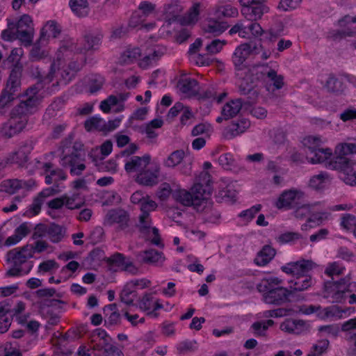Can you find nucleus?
Listing matches in <instances>:
<instances>
[{"label":"nucleus","instance_id":"obj_30","mask_svg":"<svg viewBox=\"0 0 356 356\" xmlns=\"http://www.w3.org/2000/svg\"><path fill=\"white\" fill-rule=\"evenodd\" d=\"M283 283V280L278 277L268 276L263 278L257 284L258 291L265 295L269 291L282 288L280 286Z\"/></svg>","mask_w":356,"mask_h":356},{"label":"nucleus","instance_id":"obj_44","mask_svg":"<svg viewBox=\"0 0 356 356\" xmlns=\"http://www.w3.org/2000/svg\"><path fill=\"white\" fill-rule=\"evenodd\" d=\"M46 233L51 242L58 243L63 238L65 230L60 225L52 224L46 229Z\"/></svg>","mask_w":356,"mask_h":356},{"label":"nucleus","instance_id":"obj_14","mask_svg":"<svg viewBox=\"0 0 356 356\" xmlns=\"http://www.w3.org/2000/svg\"><path fill=\"white\" fill-rule=\"evenodd\" d=\"M129 216L128 213L121 209L108 211L104 218V225L111 226L117 225L120 229H124L128 226Z\"/></svg>","mask_w":356,"mask_h":356},{"label":"nucleus","instance_id":"obj_7","mask_svg":"<svg viewBox=\"0 0 356 356\" xmlns=\"http://www.w3.org/2000/svg\"><path fill=\"white\" fill-rule=\"evenodd\" d=\"M84 154L81 149L74 145H64L60 156V164L63 168H70L72 176H79L86 170Z\"/></svg>","mask_w":356,"mask_h":356},{"label":"nucleus","instance_id":"obj_32","mask_svg":"<svg viewBox=\"0 0 356 356\" xmlns=\"http://www.w3.org/2000/svg\"><path fill=\"white\" fill-rule=\"evenodd\" d=\"M332 151L330 148H317L307 154L308 162L312 164L326 162L332 156Z\"/></svg>","mask_w":356,"mask_h":356},{"label":"nucleus","instance_id":"obj_25","mask_svg":"<svg viewBox=\"0 0 356 356\" xmlns=\"http://www.w3.org/2000/svg\"><path fill=\"white\" fill-rule=\"evenodd\" d=\"M45 175V183L51 184L59 181H64L67 179L66 173L61 169H52V164L44 163L42 165Z\"/></svg>","mask_w":356,"mask_h":356},{"label":"nucleus","instance_id":"obj_41","mask_svg":"<svg viewBox=\"0 0 356 356\" xmlns=\"http://www.w3.org/2000/svg\"><path fill=\"white\" fill-rule=\"evenodd\" d=\"M70 6L72 12L78 17H86L89 13L87 0H70Z\"/></svg>","mask_w":356,"mask_h":356},{"label":"nucleus","instance_id":"obj_62","mask_svg":"<svg viewBox=\"0 0 356 356\" xmlns=\"http://www.w3.org/2000/svg\"><path fill=\"white\" fill-rule=\"evenodd\" d=\"M300 238H302V235L300 233L289 232L280 234L275 239L280 244H285Z\"/></svg>","mask_w":356,"mask_h":356},{"label":"nucleus","instance_id":"obj_1","mask_svg":"<svg viewBox=\"0 0 356 356\" xmlns=\"http://www.w3.org/2000/svg\"><path fill=\"white\" fill-rule=\"evenodd\" d=\"M72 44H63L56 53V59L53 62L49 74L42 79V83L37 86L30 87L24 95L26 97L13 108L9 120L5 122L0 129L3 136L11 138L20 133L27 124V115L35 112L40 104L42 95L40 93V87L49 85L51 83V88L47 90L54 91L58 85H66L74 77L75 72L80 69V65L72 63L67 67L63 65L61 60L65 56L72 54Z\"/></svg>","mask_w":356,"mask_h":356},{"label":"nucleus","instance_id":"obj_2","mask_svg":"<svg viewBox=\"0 0 356 356\" xmlns=\"http://www.w3.org/2000/svg\"><path fill=\"white\" fill-rule=\"evenodd\" d=\"M259 82L264 83L268 90L273 87L275 90L281 89L284 84V76L277 73V66L261 65L253 66L245 72V76L238 83L240 91L244 94H248Z\"/></svg>","mask_w":356,"mask_h":356},{"label":"nucleus","instance_id":"obj_27","mask_svg":"<svg viewBox=\"0 0 356 356\" xmlns=\"http://www.w3.org/2000/svg\"><path fill=\"white\" fill-rule=\"evenodd\" d=\"M250 126V121L245 118L234 122L226 129L225 137L232 139L238 136L248 129Z\"/></svg>","mask_w":356,"mask_h":356},{"label":"nucleus","instance_id":"obj_9","mask_svg":"<svg viewBox=\"0 0 356 356\" xmlns=\"http://www.w3.org/2000/svg\"><path fill=\"white\" fill-rule=\"evenodd\" d=\"M305 192L297 188L284 190L277 197L275 205L277 209H291L298 206L305 198Z\"/></svg>","mask_w":356,"mask_h":356},{"label":"nucleus","instance_id":"obj_58","mask_svg":"<svg viewBox=\"0 0 356 356\" xmlns=\"http://www.w3.org/2000/svg\"><path fill=\"white\" fill-rule=\"evenodd\" d=\"M109 261L111 264H114L118 267H125L127 270L131 271V268H134L133 273H135L137 270L136 268H135L131 264H128L125 261L124 256L120 253H116L112 255L109 258Z\"/></svg>","mask_w":356,"mask_h":356},{"label":"nucleus","instance_id":"obj_29","mask_svg":"<svg viewBox=\"0 0 356 356\" xmlns=\"http://www.w3.org/2000/svg\"><path fill=\"white\" fill-rule=\"evenodd\" d=\"M159 170L158 167H156L154 170L147 167L136 176V180L138 184L145 186L156 184L159 177Z\"/></svg>","mask_w":356,"mask_h":356},{"label":"nucleus","instance_id":"obj_43","mask_svg":"<svg viewBox=\"0 0 356 356\" xmlns=\"http://www.w3.org/2000/svg\"><path fill=\"white\" fill-rule=\"evenodd\" d=\"M227 26L225 24L216 20L209 19L203 25V29L205 33L218 35L225 31Z\"/></svg>","mask_w":356,"mask_h":356},{"label":"nucleus","instance_id":"obj_56","mask_svg":"<svg viewBox=\"0 0 356 356\" xmlns=\"http://www.w3.org/2000/svg\"><path fill=\"white\" fill-rule=\"evenodd\" d=\"M274 324L273 320L255 322L252 325V329L254 335L264 336L269 327Z\"/></svg>","mask_w":356,"mask_h":356},{"label":"nucleus","instance_id":"obj_24","mask_svg":"<svg viewBox=\"0 0 356 356\" xmlns=\"http://www.w3.org/2000/svg\"><path fill=\"white\" fill-rule=\"evenodd\" d=\"M32 147L29 144L22 145L17 151L5 158L6 163H15L19 165H24L27 161L28 155Z\"/></svg>","mask_w":356,"mask_h":356},{"label":"nucleus","instance_id":"obj_52","mask_svg":"<svg viewBox=\"0 0 356 356\" xmlns=\"http://www.w3.org/2000/svg\"><path fill=\"white\" fill-rule=\"evenodd\" d=\"M142 56V49L134 47L126 50L121 56V60L124 63H130L138 60Z\"/></svg>","mask_w":356,"mask_h":356},{"label":"nucleus","instance_id":"obj_50","mask_svg":"<svg viewBox=\"0 0 356 356\" xmlns=\"http://www.w3.org/2000/svg\"><path fill=\"white\" fill-rule=\"evenodd\" d=\"M332 219L330 210H325L313 213L309 217V222H313L315 226H319Z\"/></svg>","mask_w":356,"mask_h":356},{"label":"nucleus","instance_id":"obj_31","mask_svg":"<svg viewBox=\"0 0 356 356\" xmlns=\"http://www.w3.org/2000/svg\"><path fill=\"white\" fill-rule=\"evenodd\" d=\"M20 74L19 68L15 67L11 71L6 86L3 90L13 95H17L16 92L19 90L21 86Z\"/></svg>","mask_w":356,"mask_h":356},{"label":"nucleus","instance_id":"obj_19","mask_svg":"<svg viewBox=\"0 0 356 356\" xmlns=\"http://www.w3.org/2000/svg\"><path fill=\"white\" fill-rule=\"evenodd\" d=\"M94 351H97L96 355L99 354L104 355L106 352L112 349V346L108 342V336L105 330L97 329L95 331L93 339L90 346Z\"/></svg>","mask_w":356,"mask_h":356},{"label":"nucleus","instance_id":"obj_37","mask_svg":"<svg viewBox=\"0 0 356 356\" xmlns=\"http://www.w3.org/2000/svg\"><path fill=\"white\" fill-rule=\"evenodd\" d=\"M163 124V121L161 118H155L149 123L141 127V132L145 134L148 138L154 139L157 137L156 129L161 128Z\"/></svg>","mask_w":356,"mask_h":356},{"label":"nucleus","instance_id":"obj_59","mask_svg":"<svg viewBox=\"0 0 356 356\" xmlns=\"http://www.w3.org/2000/svg\"><path fill=\"white\" fill-rule=\"evenodd\" d=\"M59 268L58 264L53 259H49L40 263L38 266V273L44 274L47 273H54Z\"/></svg>","mask_w":356,"mask_h":356},{"label":"nucleus","instance_id":"obj_57","mask_svg":"<svg viewBox=\"0 0 356 356\" xmlns=\"http://www.w3.org/2000/svg\"><path fill=\"white\" fill-rule=\"evenodd\" d=\"M238 9L230 5L218 6L215 13L218 17H236L238 16Z\"/></svg>","mask_w":356,"mask_h":356},{"label":"nucleus","instance_id":"obj_11","mask_svg":"<svg viewBox=\"0 0 356 356\" xmlns=\"http://www.w3.org/2000/svg\"><path fill=\"white\" fill-rule=\"evenodd\" d=\"M17 31V37L26 45H29L32 42L34 34V29L31 17L28 15H24L14 24Z\"/></svg>","mask_w":356,"mask_h":356},{"label":"nucleus","instance_id":"obj_15","mask_svg":"<svg viewBox=\"0 0 356 356\" xmlns=\"http://www.w3.org/2000/svg\"><path fill=\"white\" fill-rule=\"evenodd\" d=\"M156 13V5L149 1H142L138 6V13H135L131 17L129 25L137 27L143 23L146 18Z\"/></svg>","mask_w":356,"mask_h":356},{"label":"nucleus","instance_id":"obj_51","mask_svg":"<svg viewBox=\"0 0 356 356\" xmlns=\"http://www.w3.org/2000/svg\"><path fill=\"white\" fill-rule=\"evenodd\" d=\"M179 88L183 93L191 95L197 91V81L194 79L186 78L179 82Z\"/></svg>","mask_w":356,"mask_h":356},{"label":"nucleus","instance_id":"obj_21","mask_svg":"<svg viewBox=\"0 0 356 356\" xmlns=\"http://www.w3.org/2000/svg\"><path fill=\"white\" fill-rule=\"evenodd\" d=\"M251 52V47L248 43H244L238 46L234 51L232 56V60L234 65L238 67L240 70V72L238 73V76H240V80L238 83L241 81L242 77L245 76V72L248 68L242 69L241 67L243 65V63L246 60V58L249 56Z\"/></svg>","mask_w":356,"mask_h":356},{"label":"nucleus","instance_id":"obj_47","mask_svg":"<svg viewBox=\"0 0 356 356\" xmlns=\"http://www.w3.org/2000/svg\"><path fill=\"white\" fill-rule=\"evenodd\" d=\"M129 282H127L123 287L120 293L121 301L127 305L132 304L137 296V292L135 289L130 286Z\"/></svg>","mask_w":356,"mask_h":356},{"label":"nucleus","instance_id":"obj_3","mask_svg":"<svg viewBox=\"0 0 356 356\" xmlns=\"http://www.w3.org/2000/svg\"><path fill=\"white\" fill-rule=\"evenodd\" d=\"M210 181V175L203 171L191 191L179 187L173 191L172 197L185 207H193L198 211H202L209 203L211 195Z\"/></svg>","mask_w":356,"mask_h":356},{"label":"nucleus","instance_id":"obj_5","mask_svg":"<svg viewBox=\"0 0 356 356\" xmlns=\"http://www.w3.org/2000/svg\"><path fill=\"white\" fill-rule=\"evenodd\" d=\"M316 267L311 259H300L291 261L281 267V270L292 278L289 281L291 292L303 291L312 287L316 282L309 272Z\"/></svg>","mask_w":356,"mask_h":356},{"label":"nucleus","instance_id":"obj_16","mask_svg":"<svg viewBox=\"0 0 356 356\" xmlns=\"http://www.w3.org/2000/svg\"><path fill=\"white\" fill-rule=\"evenodd\" d=\"M184 0H168L163 7V19L169 23L177 20L184 10Z\"/></svg>","mask_w":356,"mask_h":356},{"label":"nucleus","instance_id":"obj_20","mask_svg":"<svg viewBox=\"0 0 356 356\" xmlns=\"http://www.w3.org/2000/svg\"><path fill=\"white\" fill-rule=\"evenodd\" d=\"M353 309L350 307L341 308L337 305H331L322 308L318 313L321 319H340L350 315Z\"/></svg>","mask_w":356,"mask_h":356},{"label":"nucleus","instance_id":"obj_34","mask_svg":"<svg viewBox=\"0 0 356 356\" xmlns=\"http://www.w3.org/2000/svg\"><path fill=\"white\" fill-rule=\"evenodd\" d=\"M242 108V102L240 99H236L227 102L222 108L221 114L225 120H229L235 117Z\"/></svg>","mask_w":356,"mask_h":356},{"label":"nucleus","instance_id":"obj_39","mask_svg":"<svg viewBox=\"0 0 356 356\" xmlns=\"http://www.w3.org/2000/svg\"><path fill=\"white\" fill-rule=\"evenodd\" d=\"M201 4L195 3L189 9L188 12L181 19V24L183 25H193L199 19Z\"/></svg>","mask_w":356,"mask_h":356},{"label":"nucleus","instance_id":"obj_6","mask_svg":"<svg viewBox=\"0 0 356 356\" xmlns=\"http://www.w3.org/2000/svg\"><path fill=\"white\" fill-rule=\"evenodd\" d=\"M32 245L14 248L6 254V261L10 265L5 276L22 277L28 275L33 267V262L29 259L33 257Z\"/></svg>","mask_w":356,"mask_h":356},{"label":"nucleus","instance_id":"obj_40","mask_svg":"<svg viewBox=\"0 0 356 356\" xmlns=\"http://www.w3.org/2000/svg\"><path fill=\"white\" fill-rule=\"evenodd\" d=\"M102 35L97 32H89L84 37L83 49L85 51L96 49L100 44Z\"/></svg>","mask_w":356,"mask_h":356},{"label":"nucleus","instance_id":"obj_13","mask_svg":"<svg viewBox=\"0 0 356 356\" xmlns=\"http://www.w3.org/2000/svg\"><path fill=\"white\" fill-rule=\"evenodd\" d=\"M35 186V181L32 179L19 180L8 179L1 184V190L9 193L14 194L22 190L23 193L32 190Z\"/></svg>","mask_w":356,"mask_h":356},{"label":"nucleus","instance_id":"obj_8","mask_svg":"<svg viewBox=\"0 0 356 356\" xmlns=\"http://www.w3.org/2000/svg\"><path fill=\"white\" fill-rule=\"evenodd\" d=\"M353 291H356V282H349L345 279L327 282L324 286L323 297L331 302L343 303Z\"/></svg>","mask_w":356,"mask_h":356},{"label":"nucleus","instance_id":"obj_10","mask_svg":"<svg viewBox=\"0 0 356 356\" xmlns=\"http://www.w3.org/2000/svg\"><path fill=\"white\" fill-rule=\"evenodd\" d=\"M265 0H241V14L250 21L259 19L268 11V8L264 4Z\"/></svg>","mask_w":356,"mask_h":356},{"label":"nucleus","instance_id":"obj_48","mask_svg":"<svg viewBox=\"0 0 356 356\" xmlns=\"http://www.w3.org/2000/svg\"><path fill=\"white\" fill-rule=\"evenodd\" d=\"M321 205V202H316L312 204H303L300 207H298L294 211V216L300 220H302L312 212V210L316 208L319 207Z\"/></svg>","mask_w":356,"mask_h":356},{"label":"nucleus","instance_id":"obj_36","mask_svg":"<svg viewBox=\"0 0 356 356\" xmlns=\"http://www.w3.org/2000/svg\"><path fill=\"white\" fill-rule=\"evenodd\" d=\"M275 255V249L269 245H266L258 253L254 259V262L257 266H264L268 264L273 259Z\"/></svg>","mask_w":356,"mask_h":356},{"label":"nucleus","instance_id":"obj_18","mask_svg":"<svg viewBox=\"0 0 356 356\" xmlns=\"http://www.w3.org/2000/svg\"><path fill=\"white\" fill-rule=\"evenodd\" d=\"M138 227L143 232L149 233L152 232L153 237L151 238V243L153 245L159 248L164 247V244L159 235V229L154 227H152V220L149 214H140Z\"/></svg>","mask_w":356,"mask_h":356},{"label":"nucleus","instance_id":"obj_17","mask_svg":"<svg viewBox=\"0 0 356 356\" xmlns=\"http://www.w3.org/2000/svg\"><path fill=\"white\" fill-rule=\"evenodd\" d=\"M280 329L289 334L300 335L308 330V325L302 320L289 318L280 323Z\"/></svg>","mask_w":356,"mask_h":356},{"label":"nucleus","instance_id":"obj_12","mask_svg":"<svg viewBox=\"0 0 356 356\" xmlns=\"http://www.w3.org/2000/svg\"><path fill=\"white\" fill-rule=\"evenodd\" d=\"M137 305L141 311L154 318H157L159 316L157 310L164 308L161 300L154 298L152 293H144L138 300Z\"/></svg>","mask_w":356,"mask_h":356},{"label":"nucleus","instance_id":"obj_54","mask_svg":"<svg viewBox=\"0 0 356 356\" xmlns=\"http://www.w3.org/2000/svg\"><path fill=\"white\" fill-rule=\"evenodd\" d=\"M64 206L68 209H77L83 205V201L79 197L77 194L68 195H63Z\"/></svg>","mask_w":356,"mask_h":356},{"label":"nucleus","instance_id":"obj_55","mask_svg":"<svg viewBox=\"0 0 356 356\" xmlns=\"http://www.w3.org/2000/svg\"><path fill=\"white\" fill-rule=\"evenodd\" d=\"M329 341L327 339H321L312 346L307 356H321L326 352L329 346Z\"/></svg>","mask_w":356,"mask_h":356},{"label":"nucleus","instance_id":"obj_22","mask_svg":"<svg viewBox=\"0 0 356 356\" xmlns=\"http://www.w3.org/2000/svg\"><path fill=\"white\" fill-rule=\"evenodd\" d=\"M149 161L150 156L149 155L141 157L133 156L126 160L124 169L128 173H136L137 176L147 167Z\"/></svg>","mask_w":356,"mask_h":356},{"label":"nucleus","instance_id":"obj_53","mask_svg":"<svg viewBox=\"0 0 356 356\" xmlns=\"http://www.w3.org/2000/svg\"><path fill=\"white\" fill-rule=\"evenodd\" d=\"M324 140L319 136H308L303 138L302 144L307 147L310 153L320 147Z\"/></svg>","mask_w":356,"mask_h":356},{"label":"nucleus","instance_id":"obj_60","mask_svg":"<svg viewBox=\"0 0 356 356\" xmlns=\"http://www.w3.org/2000/svg\"><path fill=\"white\" fill-rule=\"evenodd\" d=\"M17 97V95H13L3 90L0 95V112L5 113Z\"/></svg>","mask_w":356,"mask_h":356},{"label":"nucleus","instance_id":"obj_38","mask_svg":"<svg viewBox=\"0 0 356 356\" xmlns=\"http://www.w3.org/2000/svg\"><path fill=\"white\" fill-rule=\"evenodd\" d=\"M113 149V144L110 140L105 141L99 147L92 149L90 153V156L94 161L102 160L109 155Z\"/></svg>","mask_w":356,"mask_h":356},{"label":"nucleus","instance_id":"obj_28","mask_svg":"<svg viewBox=\"0 0 356 356\" xmlns=\"http://www.w3.org/2000/svg\"><path fill=\"white\" fill-rule=\"evenodd\" d=\"M99 108L104 113H108L111 111L114 113L122 112L125 106L124 104L119 102L117 96L110 95L101 102Z\"/></svg>","mask_w":356,"mask_h":356},{"label":"nucleus","instance_id":"obj_63","mask_svg":"<svg viewBox=\"0 0 356 356\" xmlns=\"http://www.w3.org/2000/svg\"><path fill=\"white\" fill-rule=\"evenodd\" d=\"M345 268L339 262L329 263L325 270V274L329 277L340 275L343 273Z\"/></svg>","mask_w":356,"mask_h":356},{"label":"nucleus","instance_id":"obj_23","mask_svg":"<svg viewBox=\"0 0 356 356\" xmlns=\"http://www.w3.org/2000/svg\"><path fill=\"white\" fill-rule=\"evenodd\" d=\"M291 292L286 288L282 287L269 291L263 295V299L267 304L281 305L286 302Z\"/></svg>","mask_w":356,"mask_h":356},{"label":"nucleus","instance_id":"obj_64","mask_svg":"<svg viewBox=\"0 0 356 356\" xmlns=\"http://www.w3.org/2000/svg\"><path fill=\"white\" fill-rule=\"evenodd\" d=\"M356 35V31L350 29L347 30H333L329 33V38L334 40H341L346 37H353Z\"/></svg>","mask_w":356,"mask_h":356},{"label":"nucleus","instance_id":"obj_35","mask_svg":"<svg viewBox=\"0 0 356 356\" xmlns=\"http://www.w3.org/2000/svg\"><path fill=\"white\" fill-rule=\"evenodd\" d=\"M60 33V26L54 21H49L42 29L40 40L43 42L49 38H55Z\"/></svg>","mask_w":356,"mask_h":356},{"label":"nucleus","instance_id":"obj_42","mask_svg":"<svg viewBox=\"0 0 356 356\" xmlns=\"http://www.w3.org/2000/svg\"><path fill=\"white\" fill-rule=\"evenodd\" d=\"M330 181V177L327 172H320L311 177L309 186L313 189L321 190Z\"/></svg>","mask_w":356,"mask_h":356},{"label":"nucleus","instance_id":"obj_26","mask_svg":"<svg viewBox=\"0 0 356 356\" xmlns=\"http://www.w3.org/2000/svg\"><path fill=\"white\" fill-rule=\"evenodd\" d=\"M144 263L155 266H161L165 261V257L162 252L155 249H149L140 253Z\"/></svg>","mask_w":356,"mask_h":356},{"label":"nucleus","instance_id":"obj_4","mask_svg":"<svg viewBox=\"0 0 356 356\" xmlns=\"http://www.w3.org/2000/svg\"><path fill=\"white\" fill-rule=\"evenodd\" d=\"M335 156L328 162L326 167L339 172L340 178L348 185H356V163L348 155L356 154V143H344L337 145Z\"/></svg>","mask_w":356,"mask_h":356},{"label":"nucleus","instance_id":"obj_61","mask_svg":"<svg viewBox=\"0 0 356 356\" xmlns=\"http://www.w3.org/2000/svg\"><path fill=\"white\" fill-rule=\"evenodd\" d=\"M340 226L345 230H354L356 229V217L350 213L343 214L341 218Z\"/></svg>","mask_w":356,"mask_h":356},{"label":"nucleus","instance_id":"obj_33","mask_svg":"<svg viewBox=\"0 0 356 356\" xmlns=\"http://www.w3.org/2000/svg\"><path fill=\"white\" fill-rule=\"evenodd\" d=\"M29 232V229L26 223H22L18 226L14 233L8 236L4 241V246L10 247L19 243Z\"/></svg>","mask_w":356,"mask_h":356},{"label":"nucleus","instance_id":"obj_46","mask_svg":"<svg viewBox=\"0 0 356 356\" xmlns=\"http://www.w3.org/2000/svg\"><path fill=\"white\" fill-rule=\"evenodd\" d=\"M162 54L163 52L160 51L159 49H153L150 50L148 53H145L144 56L141 59L138 60V65L140 67L143 69L149 67Z\"/></svg>","mask_w":356,"mask_h":356},{"label":"nucleus","instance_id":"obj_45","mask_svg":"<svg viewBox=\"0 0 356 356\" xmlns=\"http://www.w3.org/2000/svg\"><path fill=\"white\" fill-rule=\"evenodd\" d=\"M85 128L88 131H105L106 121L98 116H93L85 122Z\"/></svg>","mask_w":356,"mask_h":356},{"label":"nucleus","instance_id":"obj_49","mask_svg":"<svg viewBox=\"0 0 356 356\" xmlns=\"http://www.w3.org/2000/svg\"><path fill=\"white\" fill-rule=\"evenodd\" d=\"M185 156L183 150H176L172 152L164 161L163 165L167 168H175L181 163Z\"/></svg>","mask_w":356,"mask_h":356}]
</instances>
